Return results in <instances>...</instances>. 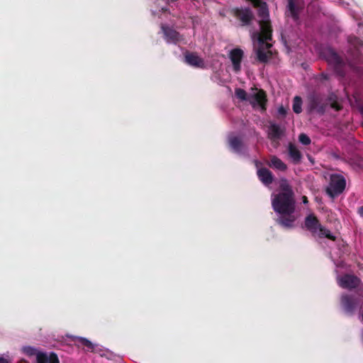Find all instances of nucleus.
<instances>
[{
	"label": "nucleus",
	"instance_id": "f257e3e1",
	"mask_svg": "<svg viewBox=\"0 0 363 363\" xmlns=\"http://www.w3.org/2000/svg\"><path fill=\"white\" fill-rule=\"evenodd\" d=\"M279 190V192L274 194L272 199L273 210L280 215L276 222L284 228H291L296 220L294 216L295 194L288 180L284 178L280 180Z\"/></svg>",
	"mask_w": 363,
	"mask_h": 363
},
{
	"label": "nucleus",
	"instance_id": "f03ea898",
	"mask_svg": "<svg viewBox=\"0 0 363 363\" xmlns=\"http://www.w3.org/2000/svg\"><path fill=\"white\" fill-rule=\"evenodd\" d=\"M350 48L348 51L350 62V65L354 69L358 71V65H363V55L361 52V48L363 47V42L355 36H350L348 38Z\"/></svg>",
	"mask_w": 363,
	"mask_h": 363
},
{
	"label": "nucleus",
	"instance_id": "7ed1b4c3",
	"mask_svg": "<svg viewBox=\"0 0 363 363\" xmlns=\"http://www.w3.org/2000/svg\"><path fill=\"white\" fill-rule=\"evenodd\" d=\"M346 186V180L343 176L337 174H331L326 194L332 199L341 194Z\"/></svg>",
	"mask_w": 363,
	"mask_h": 363
},
{
	"label": "nucleus",
	"instance_id": "20e7f679",
	"mask_svg": "<svg viewBox=\"0 0 363 363\" xmlns=\"http://www.w3.org/2000/svg\"><path fill=\"white\" fill-rule=\"evenodd\" d=\"M231 14L242 27L251 26L255 19L254 13L250 7H235L231 9Z\"/></svg>",
	"mask_w": 363,
	"mask_h": 363
},
{
	"label": "nucleus",
	"instance_id": "39448f33",
	"mask_svg": "<svg viewBox=\"0 0 363 363\" xmlns=\"http://www.w3.org/2000/svg\"><path fill=\"white\" fill-rule=\"evenodd\" d=\"M251 90L252 93L249 94V104L253 108H259L262 112L266 111L268 101L266 91L257 87L252 88Z\"/></svg>",
	"mask_w": 363,
	"mask_h": 363
},
{
	"label": "nucleus",
	"instance_id": "423d86ee",
	"mask_svg": "<svg viewBox=\"0 0 363 363\" xmlns=\"http://www.w3.org/2000/svg\"><path fill=\"white\" fill-rule=\"evenodd\" d=\"M328 106L327 99L318 93H311L308 96V108L310 112L315 111L323 115Z\"/></svg>",
	"mask_w": 363,
	"mask_h": 363
},
{
	"label": "nucleus",
	"instance_id": "0eeeda50",
	"mask_svg": "<svg viewBox=\"0 0 363 363\" xmlns=\"http://www.w3.org/2000/svg\"><path fill=\"white\" fill-rule=\"evenodd\" d=\"M259 26L260 27V32L254 33L253 38H257L259 44H264L265 41L272 40L273 30L270 19L260 20Z\"/></svg>",
	"mask_w": 363,
	"mask_h": 363
},
{
	"label": "nucleus",
	"instance_id": "6e6552de",
	"mask_svg": "<svg viewBox=\"0 0 363 363\" xmlns=\"http://www.w3.org/2000/svg\"><path fill=\"white\" fill-rule=\"evenodd\" d=\"M358 303L359 301L354 295L343 294L340 298L341 306L348 315H354Z\"/></svg>",
	"mask_w": 363,
	"mask_h": 363
},
{
	"label": "nucleus",
	"instance_id": "1a4fd4ad",
	"mask_svg": "<svg viewBox=\"0 0 363 363\" xmlns=\"http://www.w3.org/2000/svg\"><path fill=\"white\" fill-rule=\"evenodd\" d=\"M286 15L291 16L295 22L300 19V13L303 9V4L301 0H287Z\"/></svg>",
	"mask_w": 363,
	"mask_h": 363
},
{
	"label": "nucleus",
	"instance_id": "9d476101",
	"mask_svg": "<svg viewBox=\"0 0 363 363\" xmlns=\"http://www.w3.org/2000/svg\"><path fill=\"white\" fill-rule=\"evenodd\" d=\"M327 60L330 64L333 65L335 69L339 74L343 75L342 68L345 63L342 57L338 55L337 53L334 50H329Z\"/></svg>",
	"mask_w": 363,
	"mask_h": 363
},
{
	"label": "nucleus",
	"instance_id": "9b49d317",
	"mask_svg": "<svg viewBox=\"0 0 363 363\" xmlns=\"http://www.w3.org/2000/svg\"><path fill=\"white\" fill-rule=\"evenodd\" d=\"M360 280L356 276L345 274L340 279V286L343 289H352L358 286Z\"/></svg>",
	"mask_w": 363,
	"mask_h": 363
},
{
	"label": "nucleus",
	"instance_id": "f8f14e48",
	"mask_svg": "<svg viewBox=\"0 0 363 363\" xmlns=\"http://www.w3.org/2000/svg\"><path fill=\"white\" fill-rule=\"evenodd\" d=\"M244 52L240 48L233 49L230 52V59L233 63V69L238 72L240 70V64Z\"/></svg>",
	"mask_w": 363,
	"mask_h": 363
},
{
	"label": "nucleus",
	"instance_id": "ddd939ff",
	"mask_svg": "<svg viewBox=\"0 0 363 363\" xmlns=\"http://www.w3.org/2000/svg\"><path fill=\"white\" fill-rule=\"evenodd\" d=\"M257 175L260 182L265 186H269L274 182L272 172L266 167H261L257 169Z\"/></svg>",
	"mask_w": 363,
	"mask_h": 363
},
{
	"label": "nucleus",
	"instance_id": "4468645a",
	"mask_svg": "<svg viewBox=\"0 0 363 363\" xmlns=\"http://www.w3.org/2000/svg\"><path fill=\"white\" fill-rule=\"evenodd\" d=\"M304 225L308 230L312 234H315L317 233L320 223L318 218L313 213H311L306 217Z\"/></svg>",
	"mask_w": 363,
	"mask_h": 363
},
{
	"label": "nucleus",
	"instance_id": "2eb2a0df",
	"mask_svg": "<svg viewBox=\"0 0 363 363\" xmlns=\"http://www.w3.org/2000/svg\"><path fill=\"white\" fill-rule=\"evenodd\" d=\"M162 30L167 43H177L181 40L179 32L169 26H162Z\"/></svg>",
	"mask_w": 363,
	"mask_h": 363
},
{
	"label": "nucleus",
	"instance_id": "dca6fc26",
	"mask_svg": "<svg viewBox=\"0 0 363 363\" xmlns=\"http://www.w3.org/2000/svg\"><path fill=\"white\" fill-rule=\"evenodd\" d=\"M185 62L194 67L203 68L205 67L203 60L195 52H187L185 56Z\"/></svg>",
	"mask_w": 363,
	"mask_h": 363
},
{
	"label": "nucleus",
	"instance_id": "f3484780",
	"mask_svg": "<svg viewBox=\"0 0 363 363\" xmlns=\"http://www.w3.org/2000/svg\"><path fill=\"white\" fill-rule=\"evenodd\" d=\"M257 59L262 63H266L272 56L271 50H265L264 44H259V47L256 50Z\"/></svg>",
	"mask_w": 363,
	"mask_h": 363
},
{
	"label": "nucleus",
	"instance_id": "a211bd4d",
	"mask_svg": "<svg viewBox=\"0 0 363 363\" xmlns=\"http://www.w3.org/2000/svg\"><path fill=\"white\" fill-rule=\"evenodd\" d=\"M228 144L230 147L236 153L242 152L243 143L238 136H230L228 138Z\"/></svg>",
	"mask_w": 363,
	"mask_h": 363
},
{
	"label": "nucleus",
	"instance_id": "6ab92c4d",
	"mask_svg": "<svg viewBox=\"0 0 363 363\" xmlns=\"http://www.w3.org/2000/svg\"><path fill=\"white\" fill-rule=\"evenodd\" d=\"M284 135V130L277 124H272L269 126V136L271 140H279Z\"/></svg>",
	"mask_w": 363,
	"mask_h": 363
},
{
	"label": "nucleus",
	"instance_id": "aec40b11",
	"mask_svg": "<svg viewBox=\"0 0 363 363\" xmlns=\"http://www.w3.org/2000/svg\"><path fill=\"white\" fill-rule=\"evenodd\" d=\"M289 155L292 159L294 164H298L301 162L302 155L292 143H289Z\"/></svg>",
	"mask_w": 363,
	"mask_h": 363
},
{
	"label": "nucleus",
	"instance_id": "412c9836",
	"mask_svg": "<svg viewBox=\"0 0 363 363\" xmlns=\"http://www.w3.org/2000/svg\"><path fill=\"white\" fill-rule=\"evenodd\" d=\"M270 167H272L277 169H279L280 171H285L287 169L286 164L281 161L279 157L277 156H272L270 158V163L269 164Z\"/></svg>",
	"mask_w": 363,
	"mask_h": 363
},
{
	"label": "nucleus",
	"instance_id": "4be33fe9",
	"mask_svg": "<svg viewBox=\"0 0 363 363\" xmlns=\"http://www.w3.org/2000/svg\"><path fill=\"white\" fill-rule=\"evenodd\" d=\"M318 230L319 231L318 236L320 238H327L328 239L333 241H335L336 240V237L332 235L330 231L328 229L323 227L321 224Z\"/></svg>",
	"mask_w": 363,
	"mask_h": 363
},
{
	"label": "nucleus",
	"instance_id": "5701e85b",
	"mask_svg": "<svg viewBox=\"0 0 363 363\" xmlns=\"http://www.w3.org/2000/svg\"><path fill=\"white\" fill-rule=\"evenodd\" d=\"M327 101L330 103V107L335 111H340L342 106L336 101V96L331 94L327 99Z\"/></svg>",
	"mask_w": 363,
	"mask_h": 363
},
{
	"label": "nucleus",
	"instance_id": "b1692460",
	"mask_svg": "<svg viewBox=\"0 0 363 363\" xmlns=\"http://www.w3.org/2000/svg\"><path fill=\"white\" fill-rule=\"evenodd\" d=\"M302 100L300 96H295L293 102V111L296 113H300L302 111Z\"/></svg>",
	"mask_w": 363,
	"mask_h": 363
},
{
	"label": "nucleus",
	"instance_id": "393cba45",
	"mask_svg": "<svg viewBox=\"0 0 363 363\" xmlns=\"http://www.w3.org/2000/svg\"><path fill=\"white\" fill-rule=\"evenodd\" d=\"M77 340L81 345L84 346V347H86L87 350L94 351V345L90 340L84 337H79Z\"/></svg>",
	"mask_w": 363,
	"mask_h": 363
},
{
	"label": "nucleus",
	"instance_id": "a878e982",
	"mask_svg": "<svg viewBox=\"0 0 363 363\" xmlns=\"http://www.w3.org/2000/svg\"><path fill=\"white\" fill-rule=\"evenodd\" d=\"M235 96L238 99L241 101H245L248 102L249 94H247L244 89L238 88L235 91Z\"/></svg>",
	"mask_w": 363,
	"mask_h": 363
},
{
	"label": "nucleus",
	"instance_id": "bb28decb",
	"mask_svg": "<svg viewBox=\"0 0 363 363\" xmlns=\"http://www.w3.org/2000/svg\"><path fill=\"white\" fill-rule=\"evenodd\" d=\"M298 140L304 145H308L311 142L310 138L305 133H301L298 136Z\"/></svg>",
	"mask_w": 363,
	"mask_h": 363
},
{
	"label": "nucleus",
	"instance_id": "cd10ccee",
	"mask_svg": "<svg viewBox=\"0 0 363 363\" xmlns=\"http://www.w3.org/2000/svg\"><path fill=\"white\" fill-rule=\"evenodd\" d=\"M286 113H287V111H286V108L283 106H281L278 108V113L281 117H285V116L286 115Z\"/></svg>",
	"mask_w": 363,
	"mask_h": 363
},
{
	"label": "nucleus",
	"instance_id": "c85d7f7f",
	"mask_svg": "<svg viewBox=\"0 0 363 363\" xmlns=\"http://www.w3.org/2000/svg\"><path fill=\"white\" fill-rule=\"evenodd\" d=\"M38 363H46V357L43 354H40L38 357Z\"/></svg>",
	"mask_w": 363,
	"mask_h": 363
},
{
	"label": "nucleus",
	"instance_id": "c756f323",
	"mask_svg": "<svg viewBox=\"0 0 363 363\" xmlns=\"http://www.w3.org/2000/svg\"><path fill=\"white\" fill-rule=\"evenodd\" d=\"M272 47V45L268 41H265L264 44V48L265 50H270V48Z\"/></svg>",
	"mask_w": 363,
	"mask_h": 363
},
{
	"label": "nucleus",
	"instance_id": "7c9ffc66",
	"mask_svg": "<svg viewBox=\"0 0 363 363\" xmlns=\"http://www.w3.org/2000/svg\"><path fill=\"white\" fill-rule=\"evenodd\" d=\"M358 213L360 216L363 218V206H361L358 208Z\"/></svg>",
	"mask_w": 363,
	"mask_h": 363
},
{
	"label": "nucleus",
	"instance_id": "2f4dec72",
	"mask_svg": "<svg viewBox=\"0 0 363 363\" xmlns=\"http://www.w3.org/2000/svg\"><path fill=\"white\" fill-rule=\"evenodd\" d=\"M321 78L323 79L327 80L328 79V76L326 74L322 73L321 74Z\"/></svg>",
	"mask_w": 363,
	"mask_h": 363
},
{
	"label": "nucleus",
	"instance_id": "473e14b6",
	"mask_svg": "<svg viewBox=\"0 0 363 363\" xmlns=\"http://www.w3.org/2000/svg\"><path fill=\"white\" fill-rule=\"evenodd\" d=\"M302 201H303V203H307L308 202V198H307L306 196H303L302 197Z\"/></svg>",
	"mask_w": 363,
	"mask_h": 363
},
{
	"label": "nucleus",
	"instance_id": "72a5a7b5",
	"mask_svg": "<svg viewBox=\"0 0 363 363\" xmlns=\"http://www.w3.org/2000/svg\"><path fill=\"white\" fill-rule=\"evenodd\" d=\"M0 363H9L8 361L3 358V357H0Z\"/></svg>",
	"mask_w": 363,
	"mask_h": 363
},
{
	"label": "nucleus",
	"instance_id": "f704fd0d",
	"mask_svg": "<svg viewBox=\"0 0 363 363\" xmlns=\"http://www.w3.org/2000/svg\"><path fill=\"white\" fill-rule=\"evenodd\" d=\"M361 113L363 115V105L359 108Z\"/></svg>",
	"mask_w": 363,
	"mask_h": 363
},
{
	"label": "nucleus",
	"instance_id": "c9c22d12",
	"mask_svg": "<svg viewBox=\"0 0 363 363\" xmlns=\"http://www.w3.org/2000/svg\"><path fill=\"white\" fill-rule=\"evenodd\" d=\"M256 167H258V166L260 164V162L258 161H255Z\"/></svg>",
	"mask_w": 363,
	"mask_h": 363
},
{
	"label": "nucleus",
	"instance_id": "e433bc0d",
	"mask_svg": "<svg viewBox=\"0 0 363 363\" xmlns=\"http://www.w3.org/2000/svg\"><path fill=\"white\" fill-rule=\"evenodd\" d=\"M362 342H363V331H362Z\"/></svg>",
	"mask_w": 363,
	"mask_h": 363
},
{
	"label": "nucleus",
	"instance_id": "4c0bfd02",
	"mask_svg": "<svg viewBox=\"0 0 363 363\" xmlns=\"http://www.w3.org/2000/svg\"><path fill=\"white\" fill-rule=\"evenodd\" d=\"M171 1L174 2V1H176L177 0H171Z\"/></svg>",
	"mask_w": 363,
	"mask_h": 363
}]
</instances>
